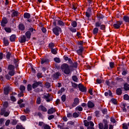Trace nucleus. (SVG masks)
<instances>
[{"label":"nucleus","instance_id":"680f3d73","mask_svg":"<svg viewBox=\"0 0 129 129\" xmlns=\"http://www.w3.org/2000/svg\"><path fill=\"white\" fill-rule=\"evenodd\" d=\"M27 90L28 91H31V90H32V85L28 84L27 85Z\"/></svg>","mask_w":129,"mask_h":129},{"label":"nucleus","instance_id":"864d4df0","mask_svg":"<svg viewBox=\"0 0 129 129\" xmlns=\"http://www.w3.org/2000/svg\"><path fill=\"white\" fill-rule=\"evenodd\" d=\"M76 110H78L79 111H82V110H83V108H82V107L80 106H78L76 108Z\"/></svg>","mask_w":129,"mask_h":129},{"label":"nucleus","instance_id":"c756f323","mask_svg":"<svg viewBox=\"0 0 129 129\" xmlns=\"http://www.w3.org/2000/svg\"><path fill=\"white\" fill-rule=\"evenodd\" d=\"M99 31V29H98V27L94 28L93 30V35H97L98 34V32Z\"/></svg>","mask_w":129,"mask_h":129},{"label":"nucleus","instance_id":"6e6552de","mask_svg":"<svg viewBox=\"0 0 129 129\" xmlns=\"http://www.w3.org/2000/svg\"><path fill=\"white\" fill-rule=\"evenodd\" d=\"M119 69L121 70L122 73V76H126L127 74H128V71H127V68H124V67H122V68H119Z\"/></svg>","mask_w":129,"mask_h":129},{"label":"nucleus","instance_id":"39448f33","mask_svg":"<svg viewBox=\"0 0 129 129\" xmlns=\"http://www.w3.org/2000/svg\"><path fill=\"white\" fill-rule=\"evenodd\" d=\"M8 70H9V75L10 76H14L16 73L15 72V66L13 64H9L8 67Z\"/></svg>","mask_w":129,"mask_h":129},{"label":"nucleus","instance_id":"a211bd4d","mask_svg":"<svg viewBox=\"0 0 129 129\" xmlns=\"http://www.w3.org/2000/svg\"><path fill=\"white\" fill-rule=\"evenodd\" d=\"M18 30L22 32L25 31V30H26V26H25V24L24 23L19 24L18 25Z\"/></svg>","mask_w":129,"mask_h":129},{"label":"nucleus","instance_id":"69168bd1","mask_svg":"<svg viewBox=\"0 0 129 129\" xmlns=\"http://www.w3.org/2000/svg\"><path fill=\"white\" fill-rule=\"evenodd\" d=\"M57 127H59L60 129H69V128L68 127H66L64 128V127H63V126H61L60 124H58L57 125Z\"/></svg>","mask_w":129,"mask_h":129},{"label":"nucleus","instance_id":"9b49d317","mask_svg":"<svg viewBox=\"0 0 129 129\" xmlns=\"http://www.w3.org/2000/svg\"><path fill=\"white\" fill-rule=\"evenodd\" d=\"M8 23H9V21H8V19L7 18V17H4L2 18V20L1 22V25L3 28H5V27H6V25H7V24H8Z\"/></svg>","mask_w":129,"mask_h":129},{"label":"nucleus","instance_id":"58836bf2","mask_svg":"<svg viewBox=\"0 0 129 129\" xmlns=\"http://www.w3.org/2000/svg\"><path fill=\"white\" fill-rule=\"evenodd\" d=\"M51 52L52 54H53V55H56L57 54V48L51 49Z\"/></svg>","mask_w":129,"mask_h":129},{"label":"nucleus","instance_id":"ea45409f","mask_svg":"<svg viewBox=\"0 0 129 129\" xmlns=\"http://www.w3.org/2000/svg\"><path fill=\"white\" fill-rule=\"evenodd\" d=\"M122 125L123 129H128V123H123Z\"/></svg>","mask_w":129,"mask_h":129},{"label":"nucleus","instance_id":"4468645a","mask_svg":"<svg viewBox=\"0 0 129 129\" xmlns=\"http://www.w3.org/2000/svg\"><path fill=\"white\" fill-rule=\"evenodd\" d=\"M78 87L80 91H81V92H86L87 91V89L82 84H79Z\"/></svg>","mask_w":129,"mask_h":129},{"label":"nucleus","instance_id":"603ef678","mask_svg":"<svg viewBox=\"0 0 129 129\" xmlns=\"http://www.w3.org/2000/svg\"><path fill=\"white\" fill-rule=\"evenodd\" d=\"M94 113H95V116H96V117H99V114L100 113V111L96 110L94 112Z\"/></svg>","mask_w":129,"mask_h":129},{"label":"nucleus","instance_id":"aec40b11","mask_svg":"<svg viewBox=\"0 0 129 129\" xmlns=\"http://www.w3.org/2000/svg\"><path fill=\"white\" fill-rule=\"evenodd\" d=\"M10 90L11 89H10L9 87H6L4 88V93L5 95H9V94L10 93Z\"/></svg>","mask_w":129,"mask_h":129},{"label":"nucleus","instance_id":"cd10ccee","mask_svg":"<svg viewBox=\"0 0 129 129\" xmlns=\"http://www.w3.org/2000/svg\"><path fill=\"white\" fill-rule=\"evenodd\" d=\"M123 21L124 23H127L129 24V16L127 15H125L123 17Z\"/></svg>","mask_w":129,"mask_h":129},{"label":"nucleus","instance_id":"e433bc0d","mask_svg":"<svg viewBox=\"0 0 129 129\" xmlns=\"http://www.w3.org/2000/svg\"><path fill=\"white\" fill-rule=\"evenodd\" d=\"M6 110H7V109L6 108H2L1 110V112H0L1 115H4Z\"/></svg>","mask_w":129,"mask_h":129},{"label":"nucleus","instance_id":"f8f14e48","mask_svg":"<svg viewBox=\"0 0 129 129\" xmlns=\"http://www.w3.org/2000/svg\"><path fill=\"white\" fill-rule=\"evenodd\" d=\"M43 97L47 102H50V101L53 100V98L51 97V94L49 93L44 95Z\"/></svg>","mask_w":129,"mask_h":129},{"label":"nucleus","instance_id":"423d86ee","mask_svg":"<svg viewBox=\"0 0 129 129\" xmlns=\"http://www.w3.org/2000/svg\"><path fill=\"white\" fill-rule=\"evenodd\" d=\"M36 32V29H34L33 27L30 28L28 29V31H27L25 33V37L27 38V39H31V36L32 35V33L33 32Z\"/></svg>","mask_w":129,"mask_h":129},{"label":"nucleus","instance_id":"37998d69","mask_svg":"<svg viewBox=\"0 0 129 129\" xmlns=\"http://www.w3.org/2000/svg\"><path fill=\"white\" fill-rule=\"evenodd\" d=\"M11 56H12V53H11V52L10 51L8 52L6 55L7 59H8V60H10V59H11Z\"/></svg>","mask_w":129,"mask_h":129},{"label":"nucleus","instance_id":"a18cd8bd","mask_svg":"<svg viewBox=\"0 0 129 129\" xmlns=\"http://www.w3.org/2000/svg\"><path fill=\"white\" fill-rule=\"evenodd\" d=\"M4 30L7 32V33H12V29L10 27H5Z\"/></svg>","mask_w":129,"mask_h":129},{"label":"nucleus","instance_id":"c03bdc74","mask_svg":"<svg viewBox=\"0 0 129 129\" xmlns=\"http://www.w3.org/2000/svg\"><path fill=\"white\" fill-rule=\"evenodd\" d=\"M54 61L56 63H60L61 62V59L60 58L56 57L54 58Z\"/></svg>","mask_w":129,"mask_h":129},{"label":"nucleus","instance_id":"393cba45","mask_svg":"<svg viewBox=\"0 0 129 129\" xmlns=\"http://www.w3.org/2000/svg\"><path fill=\"white\" fill-rule=\"evenodd\" d=\"M3 43L5 46H9L10 45V42H9V39L7 38V37H4L3 38Z\"/></svg>","mask_w":129,"mask_h":129},{"label":"nucleus","instance_id":"0eeeda50","mask_svg":"<svg viewBox=\"0 0 129 129\" xmlns=\"http://www.w3.org/2000/svg\"><path fill=\"white\" fill-rule=\"evenodd\" d=\"M122 25V21H118L116 22V23L113 25V27L114 29L116 30H118V29H120V27Z\"/></svg>","mask_w":129,"mask_h":129},{"label":"nucleus","instance_id":"ddd939ff","mask_svg":"<svg viewBox=\"0 0 129 129\" xmlns=\"http://www.w3.org/2000/svg\"><path fill=\"white\" fill-rule=\"evenodd\" d=\"M26 40H27V37L25 35H21L18 38V41L20 43H21V44H23V43H26Z\"/></svg>","mask_w":129,"mask_h":129},{"label":"nucleus","instance_id":"f3484780","mask_svg":"<svg viewBox=\"0 0 129 129\" xmlns=\"http://www.w3.org/2000/svg\"><path fill=\"white\" fill-rule=\"evenodd\" d=\"M38 109L39 111H42V112H46L47 110V108H46V107L43 105H40L39 106Z\"/></svg>","mask_w":129,"mask_h":129},{"label":"nucleus","instance_id":"774afa93","mask_svg":"<svg viewBox=\"0 0 129 129\" xmlns=\"http://www.w3.org/2000/svg\"><path fill=\"white\" fill-rule=\"evenodd\" d=\"M67 117H69V118L72 117L73 116L72 113L68 112L67 114Z\"/></svg>","mask_w":129,"mask_h":129},{"label":"nucleus","instance_id":"a878e982","mask_svg":"<svg viewBox=\"0 0 129 129\" xmlns=\"http://www.w3.org/2000/svg\"><path fill=\"white\" fill-rule=\"evenodd\" d=\"M90 13H91V9L88 8L87 10V12H86V17L88 18V19H89V18L91 17Z\"/></svg>","mask_w":129,"mask_h":129},{"label":"nucleus","instance_id":"e2e57ef3","mask_svg":"<svg viewBox=\"0 0 129 129\" xmlns=\"http://www.w3.org/2000/svg\"><path fill=\"white\" fill-rule=\"evenodd\" d=\"M78 66V63H77V62H75L72 64V67H73L74 68H77Z\"/></svg>","mask_w":129,"mask_h":129},{"label":"nucleus","instance_id":"4c0bfd02","mask_svg":"<svg viewBox=\"0 0 129 129\" xmlns=\"http://www.w3.org/2000/svg\"><path fill=\"white\" fill-rule=\"evenodd\" d=\"M19 89L21 92H24V91L26 90V87H25V86L23 85H20Z\"/></svg>","mask_w":129,"mask_h":129},{"label":"nucleus","instance_id":"052dcab7","mask_svg":"<svg viewBox=\"0 0 129 129\" xmlns=\"http://www.w3.org/2000/svg\"><path fill=\"white\" fill-rule=\"evenodd\" d=\"M42 74V73H38L37 74V77L38 78V79H40V78H42V77H43Z\"/></svg>","mask_w":129,"mask_h":129},{"label":"nucleus","instance_id":"72a5a7b5","mask_svg":"<svg viewBox=\"0 0 129 129\" xmlns=\"http://www.w3.org/2000/svg\"><path fill=\"white\" fill-rule=\"evenodd\" d=\"M57 25L60 26V27H64V26H65V23L61 20H58L57 21Z\"/></svg>","mask_w":129,"mask_h":129},{"label":"nucleus","instance_id":"c85d7f7f","mask_svg":"<svg viewBox=\"0 0 129 129\" xmlns=\"http://www.w3.org/2000/svg\"><path fill=\"white\" fill-rule=\"evenodd\" d=\"M17 38V36L15 34H12L10 37V40L11 42H15L16 41V39Z\"/></svg>","mask_w":129,"mask_h":129},{"label":"nucleus","instance_id":"412c9836","mask_svg":"<svg viewBox=\"0 0 129 129\" xmlns=\"http://www.w3.org/2000/svg\"><path fill=\"white\" fill-rule=\"evenodd\" d=\"M60 76H61V73H60L59 72H56V73H54L53 75V80H56V79H58L59 77H60Z\"/></svg>","mask_w":129,"mask_h":129},{"label":"nucleus","instance_id":"f704fd0d","mask_svg":"<svg viewBox=\"0 0 129 129\" xmlns=\"http://www.w3.org/2000/svg\"><path fill=\"white\" fill-rule=\"evenodd\" d=\"M54 47H55V44H54V43L50 42L48 44V48L51 50L54 49Z\"/></svg>","mask_w":129,"mask_h":129},{"label":"nucleus","instance_id":"6ab92c4d","mask_svg":"<svg viewBox=\"0 0 129 129\" xmlns=\"http://www.w3.org/2000/svg\"><path fill=\"white\" fill-rule=\"evenodd\" d=\"M49 62H50L49 58L46 57L41 58V64L42 65L43 64H49Z\"/></svg>","mask_w":129,"mask_h":129},{"label":"nucleus","instance_id":"473e14b6","mask_svg":"<svg viewBox=\"0 0 129 129\" xmlns=\"http://www.w3.org/2000/svg\"><path fill=\"white\" fill-rule=\"evenodd\" d=\"M122 111L123 112H126L127 111V110H126V108L125 107H126V103H123L122 104Z\"/></svg>","mask_w":129,"mask_h":129},{"label":"nucleus","instance_id":"3c124183","mask_svg":"<svg viewBox=\"0 0 129 129\" xmlns=\"http://www.w3.org/2000/svg\"><path fill=\"white\" fill-rule=\"evenodd\" d=\"M73 116L74 117V118H77V117H79V114L77 112H74L73 113Z\"/></svg>","mask_w":129,"mask_h":129},{"label":"nucleus","instance_id":"79ce46f5","mask_svg":"<svg viewBox=\"0 0 129 129\" xmlns=\"http://www.w3.org/2000/svg\"><path fill=\"white\" fill-rule=\"evenodd\" d=\"M65 91V89L64 88H61L57 92V94H62L63 92Z\"/></svg>","mask_w":129,"mask_h":129},{"label":"nucleus","instance_id":"5fc2aeb1","mask_svg":"<svg viewBox=\"0 0 129 129\" xmlns=\"http://www.w3.org/2000/svg\"><path fill=\"white\" fill-rule=\"evenodd\" d=\"M45 124H45L43 121H39L38 123L39 126H42V128L44 127V125H45Z\"/></svg>","mask_w":129,"mask_h":129},{"label":"nucleus","instance_id":"4d7b16f0","mask_svg":"<svg viewBox=\"0 0 129 129\" xmlns=\"http://www.w3.org/2000/svg\"><path fill=\"white\" fill-rule=\"evenodd\" d=\"M20 119L23 121H25V120H27V118L26 117V116L22 115L20 117Z\"/></svg>","mask_w":129,"mask_h":129},{"label":"nucleus","instance_id":"7c9ffc66","mask_svg":"<svg viewBox=\"0 0 129 129\" xmlns=\"http://www.w3.org/2000/svg\"><path fill=\"white\" fill-rule=\"evenodd\" d=\"M117 95H121L122 94V90L120 88H118L116 90Z\"/></svg>","mask_w":129,"mask_h":129},{"label":"nucleus","instance_id":"a19ab883","mask_svg":"<svg viewBox=\"0 0 129 129\" xmlns=\"http://www.w3.org/2000/svg\"><path fill=\"white\" fill-rule=\"evenodd\" d=\"M84 123L85 126L89 127V125H90V121L88 122V121H87V120H84Z\"/></svg>","mask_w":129,"mask_h":129},{"label":"nucleus","instance_id":"4be33fe9","mask_svg":"<svg viewBox=\"0 0 129 129\" xmlns=\"http://www.w3.org/2000/svg\"><path fill=\"white\" fill-rule=\"evenodd\" d=\"M87 106L88 108H93L95 106V105L92 101H89L87 103Z\"/></svg>","mask_w":129,"mask_h":129},{"label":"nucleus","instance_id":"f257e3e1","mask_svg":"<svg viewBox=\"0 0 129 129\" xmlns=\"http://www.w3.org/2000/svg\"><path fill=\"white\" fill-rule=\"evenodd\" d=\"M60 69L66 75H71L72 74V70L70 69V66L66 63H62L61 65Z\"/></svg>","mask_w":129,"mask_h":129},{"label":"nucleus","instance_id":"de8ad7c7","mask_svg":"<svg viewBox=\"0 0 129 129\" xmlns=\"http://www.w3.org/2000/svg\"><path fill=\"white\" fill-rule=\"evenodd\" d=\"M72 79H73V81H74L75 82H78V78H77V76H73Z\"/></svg>","mask_w":129,"mask_h":129},{"label":"nucleus","instance_id":"5701e85b","mask_svg":"<svg viewBox=\"0 0 129 129\" xmlns=\"http://www.w3.org/2000/svg\"><path fill=\"white\" fill-rule=\"evenodd\" d=\"M54 112H56V108L51 107L47 110L48 114H53Z\"/></svg>","mask_w":129,"mask_h":129},{"label":"nucleus","instance_id":"dca6fc26","mask_svg":"<svg viewBox=\"0 0 129 129\" xmlns=\"http://www.w3.org/2000/svg\"><path fill=\"white\" fill-rule=\"evenodd\" d=\"M79 48V49L77 50V53L79 56H82V53L84 51V47H83V46H80Z\"/></svg>","mask_w":129,"mask_h":129},{"label":"nucleus","instance_id":"1a4fd4ad","mask_svg":"<svg viewBox=\"0 0 129 129\" xmlns=\"http://www.w3.org/2000/svg\"><path fill=\"white\" fill-rule=\"evenodd\" d=\"M39 86H40V87H43V84L42 83V82H35L32 84V88L33 89L37 88V87H38Z\"/></svg>","mask_w":129,"mask_h":129},{"label":"nucleus","instance_id":"2eb2a0df","mask_svg":"<svg viewBox=\"0 0 129 129\" xmlns=\"http://www.w3.org/2000/svg\"><path fill=\"white\" fill-rule=\"evenodd\" d=\"M79 104V98H75L74 99V102L72 104V107H76L77 105Z\"/></svg>","mask_w":129,"mask_h":129},{"label":"nucleus","instance_id":"2f4dec72","mask_svg":"<svg viewBox=\"0 0 129 129\" xmlns=\"http://www.w3.org/2000/svg\"><path fill=\"white\" fill-rule=\"evenodd\" d=\"M23 17L24 19H30V18H31V14H30V13H29L26 12L24 14Z\"/></svg>","mask_w":129,"mask_h":129},{"label":"nucleus","instance_id":"6e6d98bb","mask_svg":"<svg viewBox=\"0 0 129 129\" xmlns=\"http://www.w3.org/2000/svg\"><path fill=\"white\" fill-rule=\"evenodd\" d=\"M61 98V101H62V102H65V101H66V95H63Z\"/></svg>","mask_w":129,"mask_h":129},{"label":"nucleus","instance_id":"09e8293b","mask_svg":"<svg viewBox=\"0 0 129 129\" xmlns=\"http://www.w3.org/2000/svg\"><path fill=\"white\" fill-rule=\"evenodd\" d=\"M3 106L4 108H7L9 107V102L8 101H5L3 104Z\"/></svg>","mask_w":129,"mask_h":129},{"label":"nucleus","instance_id":"20e7f679","mask_svg":"<svg viewBox=\"0 0 129 129\" xmlns=\"http://www.w3.org/2000/svg\"><path fill=\"white\" fill-rule=\"evenodd\" d=\"M102 24V22L101 21H97L95 24V26L96 27V28H100V30L102 31H105L106 27L105 25Z\"/></svg>","mask_w":129,"mask_h":129},{"label":"nucleus","instance_id":"f03ea898","mask_svg":"<svg viewBox=\"0 0 129 129\" xmlns=\"http://www.w3.org/2000/svg\"><path fill=\"white\" fill-rule=\"evenodd\" d=\"M103 122H100L99 123V129H108V122L105 119L103 120ZM103 123L104 125H103Z\"/></svg>","mask_w":129,"mask_h":129},{"label":"nucleus","instance_id":"49530a36","mask_svg":"<svg viewBox=\"0 0 129 129\" xmlns=\"http://www.w3.org/2000/svg\"><path fill=\"white\" fill-rule=\"evenodd\" d=\"M42 128H43V129H51V126H50L49 124H45V125H44Z\"/></svg>","mask_w":129,"mask_h":129},{"label":"nucleus","instance_id":"7ed1b4c3","mask_svg":"<svg viewBox=\"0 0 129 129\" xmlns=\"http://www.w3.org/2000/svg\"><path fill=\"white\" fill-rule=\"evenodd\" d=\"M71 26L69 27V30L72 32V33H76V27H77V22L74 21L71 23Z\"/></svg>","mask_w":129,"mask_h":129},{"label":"nucleus","instance_id":"bb28decb","mask_svg":"<svg viewBox=\"0 0 129 129\" xmlns=\"http://www.w3.org/2000/svg\"><path fill=\"white\" fill-rule=\"evenodd\" d=\"M124 90L125 91H129V84L127 83H125L123 84V87Z\"/></svg>","mask_w":129,"mask_h":129},{"label":"nucleus","instance_id":"bf43d9fd","mask_svg":"<svg viewBox=\"0 0 129 129\" xmlns=\"http://www.w3.org/2000/svg\"><path fill=\"white\" fill-rule=\"evenodd\" d=\"M109 67L111 69H112L114 68V62H109Z\"/></svg>","mask_w":129,"mask_h":129},{"label":"nucleus","instance_id":"c9c22d12","mask_svg":"<svg viewBox=\"0 0 129 129\" xmlns=\"http://www.w3.org/2000/svg\"><path fill=\"white\" fill-rule=\"evenodd\" d=\"M94 123L93 121H90V125L87 127V129H94Z\"/></svg>","mask_w":129,"mask_h":129},{"label":"nucleus","instance_id":"338daca9","mask_svg":"<svg viewBox=\"0 0 129 129\" xmlns=\"http://www.w3.org/2000/svg\"><path fill=\"white\" fill-rule=\"evenodd\" d=\"M102 112L103 114H107V109H103L102 110Z\"/></svg>","mask_w":129,"mask_h":129},{"label":"nucleus","instance_id":"b1692460","mask_svg":"<svg viewBox=\"0 0 129 129\" xmlns=\"http://www.w3.org/2000/svg\"><path fill=\"white\" fill-rule=\"evenodd\" d=\"M12 12H13L11 15L12 18L18 17L20 15V13H19L18 11H16L15 10H13Z\"/></svg>","mask_w":129,"mask_h":129},{"label":"nucleus","instance_id":"0e129e2a","mask_svg":"<svg viewBox=\"0 0 129 129\" xmlns=\"http://www.w3.org/2000/svg\"><path fill=\"white\" fill-rule=\"evenodd\" d=\"M11 100L15 102V101H17V99H16V97H15V96H12L11 97Z\"/></svg>","mask_w":129,"mask_h":129},{"label":"nucleus","instance_id":"9d476101","mask_svg":"<svg viewBox=\"0 0 129 129\" xmlns=\"http://www.w3.org/2000/svg\"><path fill=\"white\" fill-rule=\"evenodd\" d=\"M61 31V28L56 26L54 27L52 29L53 33L55 36H59V32Z\"/></svg>","mask_w":129,"mask_h":129},{"label":"nucleus","instance_id":"8fccbe9b","mask_svg":"<svg viewBox=\"0 0 129 129\" xmlns=\"http://www.w3.org/2000/svg\"><path fill=\"white\" fill-rule=\"evenodd\" d=\"M45 86L46 88H47V89H49V88H50V87H51V83H50L49 82H46L45 84Z\"/></svg>","mask_w":129,"mask_h":129},{"label":"nucleus","instance_id":"13d9d810","mask_svg":"<svg viewBox=\"0 0 129 129\" xmlns=\"http://www.w3.org/2000/svg\"><path fill=\"white\" fill-rule=\"evenodd\" d=\"M37 104H41V97H38L36 100Z\"/></svg>","mask_w":129,"mask_h":129}]
</instances>
